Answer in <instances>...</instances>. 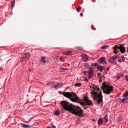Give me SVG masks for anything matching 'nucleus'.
<instances>
[{"instance_id": "b1692460", "label": "nucleus", "mask_w": 128, "mask_h": 128, "mask_svg": "<svg viewBox=\"0 0 128 128\" xmlns=\"http://www.w3.org/2000/svg\"><path fill=\"white\" fill-rule=\"evenodd\" d=\"M128 91H127L125 94H124V98H128Z\"/></svg>"}, {"instance_id": "a19ab883", "label": "nucleus", "mask_w": 128, "mask_h": 128, "mask_svg": "<svg viewBox=\"0 0 128 128\" xmlns=\"http://www.w3.org/2000/svg\"><path fill=\"white\" fill-rule=\"evenodd\" d=\"M100 80H102V79H100Z\"/></svg>"}, {"instance_id": "9d476101", "label": "nucleus", "mask_w": 128, "mask_h": 128, "mask_svg": "<svg viewBox=\"0 0 128 128\" xmlns=\"http://www.w3.org/2000/svg\"><path fill=\"white\" fill-rule=\"evenodd\" d=\"M98 62L100 64H106V58L104 57L100 58Z\"/></svg>"}, {"instance_id": "5701e85b", "label": "nucleus", "mask_w": 128, "mask_h": 128, "mask_svg": "<svg viewBox=\"0 0 128 128\" xmlns=\"http://www.w3.org/2000/svg\"><path fill=\"white\" fill-rule=\"evenodd\" d=\"M84 66L85 68H90V66H88V63H85L84 64Z\"/></svg>"}, {"instance_id": "0eeeda50", "label": "nucleus", "mask_w": 128, "mask_h": 128, "mask_svg": "<svg viewBox=\"0 0 128 128\" xmlns=\"http://www.w3.org/2000/svg\"><path fill=\"white\" fill-rule=\"evenodd\" d=\"M84 100L86 102L87 106H92V102L90 100H88V96H85L84 98Z\"/></svg>"}, {"instance_id": "f704fd0d", "label": "nucleus", "mask_w": 128, "mask_h": 128, "mask_svg": "<svg viewBox=\"0 0 128 128\" xmlns=\"http://www.w3.org/2000/svg\"><path fill=\"white\" fill-rule=\"evenodd\" d=\"M110 70V68H106V70H105V72H108V70Z\"/></svg>"}, {"instance_id": "2eb2a0df", "label": "nucleus", "mask_w": 128, "mask_h": 128, "mask_svg": "<svg viewBox=\"0 0 128 128\" xmlns=\"http://www.w3.org/2000/svg\"><path fill=\"white\" fill-rule=\"evenodd\" d=\"M21 126H22L23 128H30V125H28L26 124H21Z\"/></svg>"}, {"instance_id": "dca6fc26", "label": "nucleus", "mask_w": 128, "mask_h": 128, "mask_svg": "<svg viewBox=\"0 0 128 128\" xmlns=\"http://www.w3.org/2000/svg\"><path fill=\"white\" fill-rule=\"evenodd\" d=\"M98 70H100V72H102V70H104V66H98Z\"/></svg>"}, {"instance_id": "1a4fd4ad", "label": "nucleus", "mask_w": 128, "mask_h": 128, "mask_svg": "<svg viewBox=\"0 0 128 128\" xmlns=\"http://www.w3.org/2000/svg\"><path fill=\"white\" fill-rule=\"evenodd\" d=\"M82 58L84 62H88V56L86 54H83L82 55Z\"/></svg>"}, {"instance_id": "7c9ffc66", "label": "nucleus", "mask_w": 128, "mask_h": 128, "mask_svg": "<svg viewBox=\"0 0 128 128\" xmlns=\"http://www.w3.org/2000/svg\"><path fill=\"white\" fill-rule=\"evenodd\" d=\"M102 50H104V49L106 48V46H102Z\"/></svg>"}, {"instance_id": "473e14b6", "label": "nucleus", "mask_w": 128, "mask_h": 128, "mask_svg": "<svg viewBox=\"0 0 128 128\" xmlns=\"http://www.w3.org/2000/svg\"><path fill=\"white\" fill-rule=\"evenodd\" d=\"M125 78H126V80H128V76H125Z\"/></svg>"}, {"instance_id": "7ed1b4c3", "label": "nucleus", "mask_w": 128, "mask_h": 128, "mask_svg": "<svg viewBox=\"0 0 128 128\" xmlns=\"http://www.w3.org/2000/svg\"><path fill=\"white\" fill-rule=\"evenodd\" d=\"M96 90H100V88L96 87L94 88V90H92L91 92V94H92V98L94 100H96L98 104H100V102L102 104V91H100V94H98V92H94Z\"/></svg>"}, {"instance_id": "4be33fe9", "label": "nucleus", "mask_w": 128, "mask_h": 128, "mask_svg": "<svg viewBox=\"0 0 128 128\" xmlns=\"http://www.w3.org/2000/svg\"><path fill=\"white\" fill-rule=\"evenodd\" d=\"M75 86H82V82L76 83L74 84Z\"/></svg>"}, {"instance_id": "aec40b11", "label": "nucleus", "mask_w": 128, "mask_h": 128, "mask_svg": "<svg viewBox=\"0 0 128 128\" xmlns=\"http://www.w3.org/2000/svg\"><path fill=\"white\" fill-rule=\"evenodd\" d=\"M14 2H16L15 0H14L13 2L11 3V8L12 9L14 8Z\"/></svg>"}, {"instance_id": "c85d7f7f", "label": "nucleus", "mask_w": 128, "mask_h": 128, "mask_svg": "<svg viewBox=\"0 0 128 128\" xmlns=\"http://www.w3.org/2000/svg\"><path fill=\"white\" fill-rule=\"evenodd\" d=\"M121 58L122 59V62H124V60H126L124 59V56H122Z\"/></svg>"}, {"instance_id": "c756f323", "label": "nucleus", "mask_w": 128, "mask_h": 128, "mask_svg": "<svg viewBox=\"0 0 128 128\" xmlns=\"http://www.w3.org/2000/svg\"><path fill=\"white\" fill-rule=\"evenodd\" d=\"M120 76H124V74H120L119 76L118 77V80H120Z\"/></svg>"}, {"instance_id": "4468645a", "label": "nucleus", "mask_w": 128, "mask_h": 128, "mask_svg": "<svg viewBox=\"0 0 128 128\" xmlns=\"http://www.w3.org/2000/svg\"><path fill=\"white\" fill-rule=\"evenodd\" d=\"M56 59L58 61L60 60V62H64V60H62V57H60V56H56Z\"/></svg>"}, {"instance_id": "72a5a7b5", "label": "nucleus", "mask_w": 128, "mask_h": 128, "mask_svg": "<svg viewBox=\"0 0 128 128\" xmlns=\"http://www.w3.org/2000/svg\"><path fill=\"white\" fill-rule=\"evenodd\" d=\"M118 62H122V59H118Z\"/></svg>"}, {"instance_id": "58836bf2", "label": "nucleus", "mask_w": 128, "mask_h": 128, "mask_svg": "<svg viewBox=\"0 0 128 128\" xmlns=\"http://www.w3.org/2000/svg\"><path fill=\"white\" fill-rule=\"evenodd\" d=\"M86 80H88V78H86Z\"/></svg>"}, {"instance_id": "37998d69", "label": "nucleus", "mask_w": 128, "mask_h": 128, "mask_svg": "<svg viewBox=\"0 0 128 128\" xmlns=\"http://www.w3.org/2000/svg\"><path fill=\"white\" fill-rule=\"evenodd\" d=\"M100 82H102V81H100Z\"/></svg>"}, {"instance_id": "f8f14e48", "label": "nucleus", "mask_w": 128, "mask_h": 128, "mask_svg": "<svg viewBox=\"0 0 128 128\" xmlns=\"http://www.w3.org/2000/svg\"><path fill=\"white\" fill-rule=\"evenodd\" d=\"M63 54H64V56H72V51L68 50L67 52H64Z\"/></svg>"}, {"instance_id": "c9c22d12", "label": "nucleus", "mask_w": 128, "mask_h": 128, "mask_svg": "<svg viewBox=\"0 0 128 128\" xmlns=\"http://www.w3.org/2000/svg\"><path fill=\"white\" fill-rule=\"evenodd\" d=\"M98 77L100 78H102L100 77V74H98Z\"/></svg>"}, {"instance_id": "bb28decb", "label": "nucleus", "mask_w": 128, "mask_h": 128, "mask_svg": "<svg viewBox=\"0 0 128 128\" xmlns=\"http://www.w3.org/2000/svg\"><path fill=\"white\" fill-rule=\"evenodd\" d=\"M55 114L56 116H58V114H60V112H58V110H56L55 112Z\"/></svg>"}, {"instance_id": "a878e982", "label": "nucleus", "mask_w": 128, "mask_h": 128, "mask_svg": "<svg viewBox=\"0 0 128 128\" xmlns=\"http://www.w3.org/2000/svg\"><path fill=\"white\" fill-rule=\"evenodd\" d=\"M82 10V7H78L77 8H76V10L77 12H80Z\"/></svg>"}, {"instance_id": "39448f33", "label": "nucleus", "mask_w": 128, "mask_h": 128, "mask_svg": "<svg viewBox=\"0 0 128 128\" xmlns=\"http://www.w3.org/2000/svg\"><path fill=\"white\" fill-rule=\"evenodd\" d=\"M113 48L114 50V53L116 54L119 52H120L122 54L126 52V48L122 44L116 45Z\"/></svg>"}, {"instance_id": "6ab92c4d", "label": "nucleus", "mask_w": 128, "mask_h": 128, "mask_svg": "<svg viewBox=\"0 0 128 128\" xmlns=\"http://www.w3.org/2000/svg\"><path fill=\"white\" fill-rule=\"evenodd\" d=\"M41 62H42L43 64H46V57L42 56L41 58Z\"/></svg>"}, {"instance_id": "c03bdc74", "label": "nucleus", "mask_w": 128, "mask_h": 128, "mask_svg": "<svg viewBox=\"0 0 128 128\" xmlns=\"http://www.w3.org/2000/svg\"><path fill=\"white\" fill-rule=\"evenodd\" d=\"M94 120L95 121L96 120Z\"/></svg>"}, {"instance_id": "f3484780", "label": "nucleus", "mask_w": 128, "mask_h": 128, "mask_svg": "<svg viewBox=\"0 0 128 128\" xmlns=\"http://www.w3.org/2000/svg\"><path fill=\"white\" fill-rule=\"evenodd\" d=\"M102 122H104V120L102 118H99L98 120V124L100 126V124H102Z\"/></svg>"}, {"instance_id": "423d86ee", "label": "nucleus", "mask_w": 128, "mask_h": 128, "mask_svg": "<svg viewBox=\"0 0 128 128\" xmlns=\"http://www.w3.org/2000/svg\"><path fill=\"white\" fill-rule=\"evenodd\" d=\"M30 60V54L26 53L22 57L20 62H24V60Z\"/></svg>"}, {"instance_id": "ea45409f", "label": "nucleus", "mask_w": 128, "mask_h": 128, "mask_svg": "<svg viewBox=\"0 0 128 128\" xmlns=\"http://www.w3.org/2000/svg\"><path fill=\"white\" fill-rule=\"evenodd\" d=\"M30 72H32V70H30Z\"/></svg>"}, {"instance_id": "a211bd4d", "label": "nucleus", "mask_w": 128, "mask_h": 128, "mask_svg": "<svg viewBox=\"0 0 128 128\" xmlns=\"http://www.w3.org/2000/svg\"><path fill=\"white\" fill-rule=\"evenodd\" d=\"M68 70V68H60V72H66V70Z\"/></svg>"}, {"instance_id": "ddd939ff", "label": "nucleus", "mask_w": 128, "mask_h": 128, "mask_svg": "<svg viewBox=\"0 0 128 128\" xmlns=\"http://www.w3.org/2000/svg\"><path fill=\"white\" fill-rule=\"evenodd\" d=\"M64 86V84L62 82L58 83V84L55 85L54 86H53L52 88H62Z\"/></svg>"}, {"instance_id": "20e7f679", "label": "nucleus", "mask_w": 128, "mask_h": 128, "mask_svg": "<svg viewBox=\"0 0 128 128\" xmlns=\"http://www.w3.org/2000/svg\"><path fill=\"white\" fill-rule=\"evenodd\" d=\"M103 92L106 94H110L114 92V86L106 84V82H104L102 84Z\"/></svg>"}, {"instance_id": "e433bc0d", "label": "nucleus", "mask_w": 128, "mask_h": 128, "mask_svg": "<svg viewBox=\"0 0 128 128\" xmlns=\"http://www.w3.org/2000/svg\"><path fill=\"white\" fill-rule=\"evenodd\" d=\"M80 16H84V14H82V13H81V14H80Z\"/></svg>"}, {"instance_id": "9b49d317", "label": "nucleus", "mask_w": 128, "mask_h": 128, "mask_svg": "<svg viewBox=\"0 0 128 128\" xmlns=\"http://www.w3.org/2000/svg\"><path fill=\"white\" fill-rule=\"evenodd\" d=\"M118 56H112L110 58L111 62H116V60H118Z\"/></svg>"}, {"instance_id": "4c0bfd02", "label": "nucleus", "mask_w": 128, "mask_h": 128, "mask_svg": "<svg viewBox=\"0 0 128 128\" xmlns=\"http://www.w3.org/2000/svg\"><path fill=\"white\" fill-rule=\"evenodd\" d=\"M86 72H86V71H84V74H86Z\"/></svg>"}, {"instance_id": "393cba45", "label": "nucleus", "mask_w": 128, "mask_h": 128, "mask_svg": "<svg viewBox=\"0 0 128 128\" xmlns=\"http://www.w3.org/2000/svg\"><path fill=\"white\" fill-rule=\"evenodd\" d=\"M126 100H128L127 98H122V102H126Z\"/></svg>"}, {"instance_id": "412c9836", "label": "nucleus", "mask_w": 128, "mask_h": 128, "mask_svg": "<svg viewBox=\"0 0 128 128\" xmlns=\"http://www.w3.org/2000/svg\"><path fill=\"white\" fill-rule=\"evenodd\" d=\"M108 115H106L104 117V120H106V123L108 121Z\"/></svg>"}, {"instance_id": "6e6552de", "label": "nucleus", "mask_w": 128, "mask_h": 128, "mask_svg": "<svg viewBox=\"0 0 128 128\" xmlns=\"http://www.w3.org/2000/svg\"><path fill=\"white\" fill-rule=\"evenodd\" d=\"M92 70H94L93 68H90L88 80H90V78H92V76H94V72L92 71Z\"/></svg>"}, {"instance_id": "f257e3e1", "label": "nucleus", "mask_w": 128, "mask_h": 128, "mask_svg": "<svg viewBox=\"0 0 128 128\" xmlns=\"http://www.w3.org/2000/svg\"><path fill=\"white\" fill-rule=\"evenodd\" d=\"M60 104L65 110H68L70 112H72V114L78 116H82L84 111L79 106H76L74 105L70 104V103L66 101L60 102Z\"/></svg>"}, {"instance_id": "f03ea898", "label": "nucleus", "mask_w": 128, "mask_h": 128, "mask_svg": "<svg viewBox=\"0 0 128 128\" xmlns=\"http://www.w3.org/2000/svg\"><path fill=\"white\" fill-rule=\"evenodd\" d=\"M63 95L64 96L68 98H70V100L74 102H78L81 106H82L84 110H88V108L86 107V104L81 99H80L78 96L74 94V92H64Z\"/></svg>"}, {"instance_id": "2f4dec72", "label": "nucleus", "mask_w": 128, "mask_h": 128, "mask_svg": "<svg viewBox=\"0 0 128 128\" xmlns=\"http://www.w3.org/2000/svg\"><path fill=\"white\" fill-rule=\"evenodd\" d=\"M94 66H98V63H95L92 64Z\"/></svg>"}, {"instance_id": "cd10ccee", "label": "nucleus", "mask_w": 128, "mask_h": 128, "mask_svg": "<svg viewBox=\"0 0 128 128\" xmlns=\"http://www.w3.org/2000/svg\"><path fill=\"white\" fill-rule=\"evenodd\" d=\"M47 128H56V127L54 125H52V128L50 126H47Z\"/></svg>"}, {"instance_id": "79ce46f5", "label": "nucleus", "mask_w": 128, "mask_h": 128, "mask_svg": "<svg viewBox=\"0 0 128 128\" xmlns=\"http://www.w3.org/2000/svg\"><path fill=\"white\" fill-rule=\"evenodd\" d=\"M127 52H128V50H127Z\"/></svg>"}]
</instances>
